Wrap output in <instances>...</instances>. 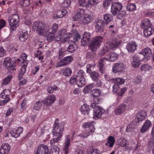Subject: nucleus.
Returning <instances> with one entry per match:
<instances>
[{
    "instance_id": "1",
    "label": "nucleus",
    "mask_w": 154,
    "mask_h": 154,
    "mask_svg": "<svg viewBox=\"0 0 154 154\" xmlns=\"http://www.w3.org/2000/svg\"><path fill=\"white\" fill-rule=\"evenodd\" d=\"M122 41L120 38H113L111 42L107 43L108 45L105 46L101 51V54L103 55H106L107 57H105L106 60L110 62L115 61L118 58L119 54L115 52H111L112 50L118 48L122 45Z\"/></svg>"
},
{
    "instance_id": "2",
    "label": "nucleus",
    "mask_w": 154,
    "mask_h": 154,
    "mask_svg": "<svg viewBox=\"0 0 154 154\" xmlns=\"http://www.w3.org/2000/svg\"><path fill=\"white\" fill-rule=\"evenodd\" d=\"M103 39L102 36H97L93 38L91 40L89 46L92 51L87 52L86 57L87 58H92L94 57V54L93 51H95L100 46Z\"/></svg>"
},
{
    "instance_id": "3",
    "label": "nucleus",
    "mask_w": 154,
    "mask_h": 154,
    "mask_svg": "<svg viewBox=\"0 0 154 154\" xmlns=\"http://www.w3.org/2000/svg\"><path fill=\"white\" fill-rule=\"evenodd\" d=\"M85 73L83 70H79L76 75H74L70 78V83L71 85L75 83L79 87H82L85 84Z\"/></svg>"
},
{
    "instance_id": "4",
    "label": "nucleus",
    "mask_w": 154,
    "mask_h": 154,
    "mask_svg": "<svg viewBox=\"0 0 154 154\" xmlns=\"http://www.w3.org/2000/svg\"><path fill=\"white\" fill-rule=\"evenodd\" d=\"M46 25L45 23L42 21H37L34 22L32 28L38 34L41 35H44L50 30L49 27Z\"/></svg>"
},
{
    "instance_id": "5",
    "label": "nucleus",
    "mask_w": 154,
    "mask_h": 154,
    "mask_svg": "<svg viewBox=\"0 0 154 154\" xmlns=\"http://www.w3.org/2000/svg\"><path fill=\"white\" fill-rule=\"evenodd\" d=\"M132 100L131 99L127 100L123 103L118 105L114 110L115 115H121L124 113L127 109L130 108L132 104Z\"/></svg>"
},
{
    "instance_id": "6",
    "label": "nucleus",
    "mask_w": 154,
    "mask_h": 154,
    "mask_svg": "<svg viewBox=\"0 0 154 154\" xmlns=\"http://www.w3.org/2000/svg\"><path fill=\"white\" fill-rule=\"evenodd\" d=\"M93 122H91L84 123L83 127L86 128V130L85 132L80 134L79 136L83 138H86L94 133L95 128L93 125Z\"/></svg>"
},
{
    "instance_id": "7",
    "label": "nucleus",
    "mask_w": 154,
    "mask_h": 154,
    "mask_svg": "<svg viewBox=\"0 0 154 154\" xmlns=\"http://www.w3.org/2000/svg\"><path fill=\"white\" fill-rule=\"evenodd\" d=\"M64 129V125L62 123H59V120L58 119H56L52 131V134L54 136H57L62 135Z\"/></svg>"
},
{
    "instance_id": "8",
    "label": "nucleus",
    "mask_w": 154,
    "mask_h": 154,
    "mask_svg": "<svg viewBox=\"0 0 154 154\" xmlns=\"http://www.w3.org/2000/svg\"><path fill=\"white\" fill-rule=\"evenodd\" d=\"M20 17L17 14L11 15L8 17V21L11 29L13 31L15 30L17 27L19 26Z\"/></svg>"
},
{
    "instance_id": "9",
    "label": "nucleus",
    "mask_w": 154,
    "mask_h": 154,
    "mask_svg": "<svg viewBox=\"0 0 154 154\" xmlns=\"http://www.w3.org/2000/svg\"><path fill=\"white\" fill-rule=\"evenodd\" d=\"M97 104L92 103L91 106L94 109V116L95 118H100L104 112V110L98 106H96Z\"/></svg>"
},
{
    "instance_id": "10",
    "label": "nucleus",
    "mask_w": 154,
    "mask_h": 154,
    "mask_svg": "<svg viewBox=\"0 0 154 154\" xmlns=\"http://www.w3.org/2000/svg\"><path fill=\"white\" fill-rule=\"evenodd\" d=\"M81 38V36L77 33L73 34L68 33L66 35L65 37L63 39V41L64 42H66L70 40L69 42V43L71 41H78Z\"/></svg>"
},
{
    "instance_id": "11",
    "label": "nucleus",
    "mask_w": 154,
    "mask_h": 154,
    "mask_svg": "<svg viewBox=\"0 0 154 154\" xmlns=\"http://www.w3.org/2000/svg\"><path fill=\"white\" fill-rule=\"evenodd\" d=\"M139 54L142 56H143L142 58L145 61V59L146 61L148 60L152 56V50L149 47H146L143 49Z\"/></svg>"
},
{
    "instance_id": "12",
    "label": "nucleus",
    "mask_w": 154,
    "mask_h": 154,
    "mask_svg": "<svg viewBox=\"0 0 154 154\" xmlns=\"http://www.w3.org/2000/svg\"><path fill=\"white\" fill-rule=\"evenodd\" d=\"M122 4L119 2L113 3L111 6V11L112 14L114 16L116 15L122 10Z\"/></svg>"
},
{
    "instance_id": "13",
    "label": "nucleus",
    "mask_w": 154,
    "mask_h": 154,
    "mask_svg": "<svg viewBox=\"0 0 154 154\" xmlns=\"http://www.w3.org/2000/svg\"><path fill=\"white\" fill-rule=\"evenodd\" d=\"M141 55L139 54H135L133 57L131 59V64L133 67L137 68L140 66L141 61L143 60L142 58H141Z\"/></svg>"
},
{
    "instance_id": "14",
    "label": "nucleus",
    "mask_w": 154,
    "mask_h": 154,
    "mask_svg": "<svg viewBox=\"0 0 154 154\" xmlns=\"http://www.w3.org/2000/svg\"><path fill=\"white\" fill-rule=\"evenodd\" d=\"M73 60V58L72 56H67L60 60L57 63V66L58 67H61L67 65L69 64Z\"/></svg>"
},
{
    "instance_id": "15",
    "label": "nucleus",
    "mask_w": 154,
    "mask_h": 154,
    "mask_svg": "<svg viewBox=\"0 0 154 154\" xmlns=\"http://www.w3.org/2000/svg\"><path fill=\"white\" fill-rule=\"evenodd\" d=\"M71 137L68 135L65 136V142L63 143V151L65 154H68L69 152V148L70 144Z\"/></svg>"
},
{
    "instance_id": "16",
    "label": "nucleus",
    "mask_w": 154,
    "mask_h": 154,
    "mask_svg": "<svg viewBox=\"0 0 154 154\" xmlns=\"http://www.w3.org/2000/svg\"><path fill=\"white\" fill-rule=\"evenodd\" d=\"M56 99L55 96L53 94H50L48 95L46 98L43 100L44 105L46 106H50L54 103Z\"/></svg>"
},
{
    "instance_id": "17",
    "label": "nucleus",
    "mask_w": 154,
    "mask_h": 154,
    "mask_svg": "<svg viewBox=\"0 0 154 154\" xmlns=\"http://www.w3.org/2000/svg\"><path fill=\"white\" fill-rule=\"evenodd\" d=\"M137 45L134 41H131L127 43L126 46V49L129 53L134 52L137 49Z\"/></svg>"
},
{
    "instance_id": "18",
    "label": "nucleus",
    "mask_w": 154,
    "mask_h": 154,
    "mask_svg": "<svg viewBox=\"0 0 154 154\" xmlns=\"http://www.w3.org/2000/svg\"><path fill=\"white\" fill-rule=\"evenodd\" d=\"M23 129L22 127H19L17 128L13 129L9 133H8L7 135L8 136L10 135L13 137H17L20 136V134L22 132Z\"/></svg>"
},
{
    "instance_id": "19",
    "label": "nucleus",
    "mask_w": 154,
    "mask_h": 154,
    "mask_svg": "<svg viewBox=\"0 0 154 154\" xmlns=\"http://www.w3.org/2000/svg\"><path fill=\"white\" fill-rule=\"evenodd\" d=\"M92 34L88 32H85L81 40V44L83 46L87 45L89 42Z\"/></svg>"
},
{
    "instance_id": "20",
    "label": "nucleus",
    "mask_w": 154,
    "mask_h": 154,
    "mask_svg": "<svg viewBox=\"0 0 154 154\" xmlns=\"http://www.w3.org/2000/svg\"><path fill=\"white\" fill-rule=\"evenodd\" d=\"M48 146L42 145L38 147L35 154H48Z\"/></svg>"
},
{
    "instance_id": "21",
    "label": "nucleus",
    "mask_w": 154,
    "mask_h": 154,
    "mask_svg": "<svg viewBox=\"0 0 154 154\" xmlns=\"http://www.w3.org/2000/svg\"><path fill=\"white\" fill-rule=\"evenodd\" d=\"M85 14V10L83 9L79 8L77 12L74 16L73 18L75 21L81 20Z\"/></svg>"
},
{
    "instance_id": "22",
    "label": "nucleus",
    "mask_w": 154,
    "mask_h": 154,
    "mask_svg": "<svg viewBox=\"0 0 154 154\" xmlns=\"http://www.w3.org/2000/svg\"><path fill=\"white\" fill-rule=\"evenodd\" d=\"M124 67V65L123 63H114L112 66V71L113 72L116 73L122 70Z\"/></svg>"
},
{
    "instance_id": "23",
    "label": "nucleus",
    "mask_w": 154,
    "mask_h": 154,
    "mask_svg": "<svg viewBox=\"0 0 154 154\" xmlns=\"http://www.w3.org/2000/svg\"><path fill=\"white\" fill-rule=\"evenodd\" d=\"M10 148L8 143H2L0 148V154H8Z\"/></svg>"
},
{
    "instance_id": "24",
    "label": "nucleus",
    "mask_w": 154,
    "mask_h": 154,
    "mask_svg": "<svg viewBox=\"0 0 154 154\" xmlns=\"http://www.w3.org/2000/svg\"><path fill=\"white\" fill-rule=\"evenodd\" d=\"M115 142L114 137L112 136H109L107 138L105 145L109 148H111L113 146Z\"/></svg>"
},
{
    "instance_id": "25",
    "label": "nucleus",
    "mask_w": 154,
    "mask_h": 154,
    "mask_svg": "<svg viewBox=\"0 0 154 154\" xmlns=\"http://www.w3.org/2000/svg\"><path fill=\"white\" fill-rule=\"evenodd\" d=\"M75 41H71L69 43V46L68 47L67 50L68 52L73 53L77 49V46L75 43Z\"/></svg>"
},
{
    "instance_id": "26",
    "label": "nucleus",
    "mask_w": 154,
    "mask_h": 154,
    "mask_svg": "<svg viewBox=\"0 0 154 154\" xmlns=\"http://www.w3.org/2000/svg\"><path fill=\"white\" fill-rule=\"evenodd\" d=\"M83 23L84 24H88L93 21V18L89 14H85L81 19Z\"/></svg>"
},
{
    "instance_id": "27",
    "label": "nucleus",
    "mask_w": 154,
    "mask_h": 154,
    "mask_svg": "<svg viewBox=\"0 0 154 154\" xmlns=\"http://www.w3.org/2000/svg\"><path fill=\"white\" fill-rule=\"evenodd\" d=\"M151 125V122L149 120H146L141 129V133H143L145 132Z\"/></svg>"
},
{
    "instance_id": "28",
    "label": "nucleus",
    "mask_w": 154,
    "mask_h": 154,
    "mask_svg": "<svg viewBox=\"0 0 154 154\" xmlns=\"http://www.w3.org/2000/svg\"><path fill=\"white\" fill-rule=\"evenodd\" d=\"M154 32V29L151 26L145 28L143 30V34L146 37H148L152 35Z\"/></svg>"
},
{
    "instance_id": "29",
    "label": "nucleus",
    "mask_w": 154,
    "mask_h": 154,
    "mask_svg": "<svg viewBox=\"0 0 154 154\" xmlns=\"http://www.w3.org/2000/svg\"><path fill=\"white\" fill-rule=\"evenodd\" d=\"M152 24L150 20L148 19H144L141 22V26L144 29L145 28L151 26Z\"/></svg>"
},
{
    "instance_id": "30",
    "label": "nucleus",
    "mask_w": 154,
    "mask_h": 154,
    "mask_svg": "<svg viewBox=\"0 0 154 154\" xmlns=\"http://www.w3.org/2000/svg\"><path fill=\"white\" fill-rule=\"evenodd\" d=\"M147 113L144 110H141L137 117L138 122L142 121L145 119Z\"/></svg>"
},
{
    "instance_id": "31",
    "label": "nucleus",
    "mask_w": 154,
    "mask_h": 154,
    "mask_svg": "<svg viewBox=\"0 0 154 154\" xmlns=\"http://www.w3.org/2000/svg\"><path fill=\"white\" fill-rule=\"evenodd\" d=\"M89 106L86 104L83 105L82 106L81 108L82 114H84V115H88L89 113Z\"/></svg>"
},
{
    "instance_id": "32",
    "label": "nucleus",
    "mask_w": 154,
    "mask_h": 154,
    "mask_svg": "<svg viewBox=\"0 0 154 154\" xmlns=\"http://www.w3.org/2000/svg\"><path fill=\"white\" fill-rule=\"evenodd\" d=\"M29 36L27 31L23 32H22L19 36V39L20 41L24 42L27 39Z\"/></svg>"
},
{
    "instance_id": "33",
    "label": "nucleus",
    "mask_w": 154,
    "mask_h": 154,
    "mask_svg": "<svg viewBox=\"0 0 154 154\" xmlns=\"http://www.w3.org/2000/svg\"><path fill=\"white\" fill-rule=\"evenodd\" d=\"M113 20V16L110 14H106L104 15V20L105 23L107 24Z\"/></svg>"
},
{
    "instance_id": "34",
    "label": "nucleus",
    "mask_w": 154,
    "mask_h": 154,
    "mask_svg": "<svg viewBox=\"0 0 154 154\" xmlns=\"http://www.w3.org/2000/svg\"><path fill=\"white\" fill-rule=\"evenodd\" d=\"M91 95L94 98L99 97L100 95L101 91L98 89H95L91 91Z\"/></svg>"
},
{
    "instance_id": "35",
    "label": "nucleus",
    "mask_w": 154,
    "mask_h": 154,
    "mask_svg": "<svg viewBox=\"0 0 154 154\" xmlns=\"http://www.w3.org/2000/svg\"><path fill=\"white\" fill-rule=\"evenodd\" d=\"M87 154H100V150L92 147L89 148L87 151Z\"/></svg>"
},
{
    "instance_id": "36",
    "label": "nucleus",
    "mask_w": 154,
    "mask_h": 154,
    "mask_svg": "<svg viewBox=\"0 0 154 154\" xmlns=\"http://www.w3.org/2000/svg\"><path fill=\"white\" fill-rule=\"evenodd\" d=\"M118 142L119 145L122 147H125L128 146V142L124 138L119 139Z\"/></svg>"
},
{
    "instance_id": "37",
    "label": "nucleus",
    "mask_w": 154,
    "mask_h": 154,
    "mask_svg": "<svg viewBox=\"0 0 154 154\" xmlns=\"http://www.w3.org/2000/svg\"><path fill=\"white\" fill-rule=\"evenodd\" d=\"M43 100H39L36 102L34 104L33 109L35 110H37L40 109L43 104Z\"/></svg>"
},
{
    "instance_id": "38",
    "label": "nucleus",
    "mask_w": 154,
    "mask_h": 154,
    "mask_svg": "<svg viewBox=\"0 0 154 154\" xmlns=\"http://www.w3.org/2000/svg\"><path fill=\"white\" fill-rule=\"evenodd\" d=\"M49 154H59L60 151L59 148L57 146H52Z\"/></svg>"
},
{
    "instance_id": "39",
    "label": "nucleus",
    "mask_w": 154,
    "mask_h": 154,
    "mask_svg": "<svg viewBox=\"0 0 154 154\" xmlns=\"http://www.w3.org/2000/svg\"><path fill=\"white\" fill-rule=\"evenodd\" d=\"M62 135L58 136L57 137L52 139L50 140V143L51 146H54L56 143H58L61 140Z\"/></svg>"
},
{
    "instance_id": "40",
    "label": "nucleus",
    "mask_w": 154,
    "mask_h": 154,
    "mask_svg": "<svg viewBox=\"0 0 154 154\" xmlns=\"http://www.w3.org/2000/svg\"><path fill=\"white\" fill-rule=\"evenodd\" d=\"M90 76L94 81L97 80L99 78V75L98 72L95 71L92 72L90 74Z\"/></svg>"
},
{
    "instance_id": "41",
    "label": "nucleus",
    "mask_w": 154,
    "mask_h": 154,
    "mask_svg": "<svg viewBox=\"0 0 154 154\" xmlns=\"http://www.w3.org/2000/svg\"><path fill=\"white\" fill-rule=\"evenodd\" d=\"M27 66L23 65L18 73V78H20V77H23L26 71Z\"/></svg>"
},
{
    "instance_id": "42",
    "label": "nucleus",
    "mask_w": 154,
    "mask_h": 154,
    "mask_svg": "<svg viewBox=\"0 0 154 154\" xmlns=\"http://www.w3.org/2000/svg\"><path fill=\"white\" fill-rule=\"evenodd\" d=\"M90 0H79V5L80 6L86 8L89 5V3Z\"/></svg>"
},
{
    "instance_id": "43",
    "label": "nucleus",
    "mask_w": 154,
    "mask_h": 154,
    "mask_svg": "<svg viewBox=\"0 0 154 154\" xmlns=\"http://www.w3.org/2000/svg\"><path fill=\"white\" fill-rule=\"evenodd\" d=\"M94 85L93 84H89L85 86L83 90V92L85 94L91 91Z\"/></svg>"
},
{
    "instance_id": "44",
    "label": "nucleus",
    "mask_w": 154,
    "mask_h": 154,
    "mask_svg": "<svg viewBox=\"0 0 154 154\" xmlns=\"http://www.w3.org/2000/svg\"><path fill=\"white\" fill-rule=\"evenodd\" d=\"M113 83H115L116 84L119 85H122L125 83V81L122 79L118 78L117 79H114Z\"/></svg>"
},
{
    "instance_id": "45",
    "label": "nucleus",
    "mask_w": 154,
    "mask_h": 154,
    "mask_svg": "<svg viewBox=\"0 0 154 154\" xmlns=\"http://www.w3.org/2000/svg\"><path fill=\"white\" fill-rule=\"evenodd\" d=\"M3 65L7 68H8L10 65H11V59L10 57H7L5 58L3 63Z\"/></svg>"
},
{
    "instance_id": "46",
    "label": "nucleus",
    "mask_w": 154,
    "mask_h": 154,
    "mask_svg": "<svg viewBox=\"0 0 154 154\" xmlns=\"http://www.w3.org/2000/svg\"><path fill=\"white\" fill-rule=\"evenodd\" d=\"M55 37L54 33L52 32H49L47 36V40L48 42H51L54 39Z\"/></svg>"
},
{
    "instance_id": "47",
    "label": "nucleus",
    "mask_w": 154,
    "mask_h": 154,
    "mask_svg": "<svg viewBox=\"0 0 154 154\" xmlns=\"http://www.w3.org/2000/svg\"><path fill=\"white\" fill-rule=\"evenodd\" d=\"M12 78V76L10 75L4 79L2 83V85H8L10 82Z\"/></svg>"
},
{
    "instance_id": "48",
    "label": "nucleus",
    "mask_w": 154,
    "mask_h": 154,
    "mask_svg": "<svg viewBox=\"0 0 154 154\" xmlns=\"http://www.w3.org/2000/svg\"><path fill=\"white\" fill-rule=\"evenodd\" d=\"M136 5L134 3L129 4L127 6V10L129 11H133L136 9Z\"/></svg>"
},
{
    "instance_id": "49",
    "label": "nucleus",
    "mask_w": 154,
    "mask_h": 154,
    "mask_svg": "<svg viewBox=\"0 0 154 154\" xmlns=\"http://www.w3.org/2000/svg\"><path fill=\"white\" fill-rule=\"evenodd\" d=\"M27 55L25 53H23L22 55V59L23 60V65L27 66L28 60H26Z\"/></svg>"
},
{
    "instance_id": "50",
    "label": "nucleus",
    "mask_w": 154,
    "mask_h": 154,
    "mask_svg": "<svg viewBox=\"0 0 154 154\" xmlns=\"http://www.w3.org/2000/svg\"><path fill=\"white\" fill-rule=\"evenodd\" d=\"M66 53V50L64 48H61L59 51V56L58 58L60 59L65 56Z\"/></svg>"
},
{
    "instance_id": "51",
    "label": "nucleus",
    "mask_w": 154,
    "mask_h": 154,
    "mask_svg": "<svg viewBox=\"0 0 154 154\" xmlns=\"http://www.w3.org/2000/svg\"><path fill=\"white\" fill-rule=\"evenodd\" d=\"M150 68V65L148 64H144L141 66L140 70L141 72H145L149 70Z\"/></svg>"
},
{
    "instance_id": "52",
    "label": "nucleus",
    "mask_w": 154,
    "mask_h": 154,
    "mask_svg": "<svg viewBox=\"0 0 154 154\" xmlns=\"http://www.w3.org/2000/svg\"><path fill=\"white\" fill-rule=\"evenodd\" d=\"M45 127L44 126L42 128H38L36 131V134L39 136L43 134L45 131Z\"/></svg>"
},
{
    "instance_id": "53",
    "label": "nucleus",
    "mask_w": 154,
    "mask_h": 154,
    "mask_svg": "<svg viewBox=\"0 0 154 154\" xmlns=\"http://www.w3.org/2000/svg\"><path fill=\"white\" fill-rule=\"evenodd\" d=\"M71 4V0H64L61 4L63 8H67Z\"/></svg>"
},
{
    "instance_id": "54",
    "label": "nucleus",
    "mask_w": 154,
    "mask_h": 154,
    "mask_svg": "<svg viewBox=\"0 0 154 154\" xmlns=\"http://www.w3.org/2000/svg\"><path fill=\"white\" fill-rule=\"evenodd\" d=\"M8 93H10V91L8 90H5L1 94V97L2 98L5 99H6L7 98H10L9 97Z\"/></svg>"
},
{
    "instance_id": "55",
    "label": "nucleus",
    "mask_w": 154,
    "mask_h": 154,
    "mask_svg": "<svg viewBox=\"0 0 154 154\" xmlns=\"http://www.w3.org/2000/svg\"><path fill=\"white\" fill-rule=\"evenodd\" d=\"M20 5L24 7L28 6L30 4L29 0H20Z\"/></svg>"
},
{
    "instance_id": "56",
    "label": "nucleus",
    "mask_w": 154,
    "mask_h": 154,
    "mask_svg": "<svg viewBox=\"0 0 154 154\" xmlns=\"http://www.w3.org/2000/svg\"><path fill=\"white\" fill-rule=\"evenodd\" d=\"M72 73V71L69 68H67L64 69L63 75L65 76H69Z\"/></svg>"
},
{
    "instance_id": "57",
    "label": "nucleus",
    "mask_w": 154,
    "mask_h": 154,
    "mask_svg": "<svg viewBox=\"0 0 154 154\" xmlns=\"http://www.w3.org/2000/svg\"><path fill=\"white\" fill-rule=\"evenodd\" d=\"M58 88V87L56 85H54L53 87L49 86L47 88V91L49 93H52L54 90H57Z\"/></svg>"
},
{
    "instance_id": "58",
    "label": "nucleus",
    "mask_w": 154,
    "mask_h": 154,
    "mask_svg": "<svg viewBox=\"0 0 154 154\" xmlns=\"http://www.w3.org/2000/svg\"><path fill=\"white\" fill-rule=\"evenodd\" d=\"M61 11H59L57 12L56 14H54L53 16L54 19H57L59 18H62L63 17Z\"/></svg>"
},
{
    "instance_id": "59",
    "label": "nucleus",
    "mask_w": 154,
    "mask_h": 154,
    "mask_svg": "<svg viewBox=\"0 0 154 154\" xmlns=\"http://www.w3.org/2000/svg\"><path fill=\"white\" fill-rule=\"evenodd\" d=\"M95 30L97 33H101L104 30V26H95Z\"/></svg>"
},
{
    "instance_id": "60",
    "label": "nucleus",
    "mask_w": 154,
    "mask_h": 154,
    "mask_svg": "<svg viewBox=\"0 0 154 154\" xmlns=\"http://www.w3.org/2000/svg\"><path fill=\"white\" fill-rule=\"evenodd\" d=\"M127 90V89L126 88H121L117 93L119 97L122 96L125 93Z\"/></svg>"
},
{
    "instance_id": "61",
    "label": "nucleus",
    "mask_w": 154,
    "mask_h": 154,
    "mask_svg": "<svg viewBox=\"0 0 154 154\" xmlns=\"http://www.w3.org/2000/svg\"><path fill=\"white\" fill-rule=\"evenodd\" d=\"M109 74V73H106L104 75V77L106 80L109 81L112 83H113L112 81H113L114 79L112 78L111 77H110Z\"/></svg>"
},
{
    "instance_id": "62",
    "label": "nucleus",
    "mask_w": 154,
    "mask_h": 154,
    "mask_svg": "<svg viewBox=\"0 0 154 154\" xmlns=\"http://www.w3.org/2000/svg\"><path fill=\"white\" fill-rule=\"evenodd\" d=\"M58 25L56 23H54L52 25L51 27L52 32L55 33L57 32L58 29Z\"/></svg>"
},
{
    "instance_id": "63",
    "label": "nucleus",
    "mask_w": 154,
    "mask_h": 154,
    "mask_svg": "<svg viewBox=\"0 0 154 154\" xmlns=\"http://www.w3.org/2000/svg\"><path fill=\"white\" fill-rule=\"evenodd\" d=\"M85 150L82 148H78L75 152V154H84Z\"/></svg>"
},
{
    "instance_id": "64",
    "label": "nucleus",
    "mask_w": 154,
    "mask_h": 154,
    "mask_svg": "<svg viewBox=\"0 0 154 154\" xmlns=\"http://www.w3.org/2000/svg\"><path fill=\"white\" fill-rule=\"evenodd\" d=\"M147 151L150 153L154 154V146L153 145H149Z\"/></svg>"
}]
</instances>
